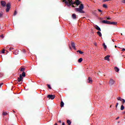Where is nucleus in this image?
I'll return each instance as SVG.
<instances>
[{
  "instance_id": "nucleus-1",
  "label": "nucleus",
  "mask_w": 125,
  "mask_h": 125,
  "mask_svg": "<svg viewBox=\"0 0 125 125\" xmlns=\"http://www.w3.org/2000/svg\"><path fill=\"white\" fill-rule=\"evenodd\" d=\"M81 3L82 2L80 1V0H76V1H72L69 2V4H67L69 5V6H71L73 4H76L77 6L79 5H80L79 6V8H75V11H76V12H79L81 13H84V11L83 10L84 8L83 4H81Z\"/></svg>"
},
{
  "instance_id": "nucleus-2",
  "label": "nucleus",
  "mask_w": 125,
  "mask_h": 125,
  "mask_svg": "<svg viewBox=\"0 0 125 125\" xmlns=\"http://www.w3.org/2000/svg\"><path fill=\"white\" fill-rule=\"evenodd\" d=\"M22 77H18V80L15 81V82L20 83V84H21L22 83V79H23Z\"/></svg>"
},
{
  "instance_id": "nucleus-3",
  "label": "nucleus",
  "mask_w": 125,
  "mask_h": 125,
  "mask_svg": "<svg viewBox=\"0 0 125 125\" xmlns=\"http://www.w3.org/2000/svg\"><path fill=\"white\" fill-rule=\"evenodd\" d=\"M47 98H49V99L54 100L55 99V95H48Z\"/></svg>"
},
{
  "instance_id": "nucleus-4",
  "label": "nucleus",
  "mask_w": 125,
  "mask_h": 125,
  "mask_svg": "<svg viewBox=\"0 0 125 125\" xmlns=\"http://www.w3.org/2000/svg\"><path fill=\"white\" fill-rule=\"evenodd\" d=\"M11 9V4L8 3L7 4V8H6V12H8Z\"/></svg>"
},
{
  "instance_id": "nucleus-5",
  "label": "nucleus",
  "mask_w": 125,
  "mask_h": 125,
  "mask_svg": "<svg viewBox=\"0 0 125 125\" xmlns=\"http://www.w3.org/2000/svg\"><path fill=\"white\" fill-rule=\"evenodd\" d=\"M115 83V81H114L113 79H111L110 80V81L109 82V84L110 85V86H112L113 85H114V83Z\"/></svg>"
},
{
  "instance_id": "nucleus-6",
  "label": "nucleus",
  "mask_w": 125,
  "mask_h": 125,
  "mask_svg": "<svg viewBox=\"0 0 125 125\" xmlns=\"http://www.w3.org/2000/svg\"><path fill=\"white\" fill-rule=\"evenodd\" d=\"M73 1V0H63V2H65L66 4H69V2Z\"/></svg>"
},
{
  "instance_id": "nucleus-7",
  "label": "nucleus",
  "mask_w": 125,
  "mask_h": 125,
  "mask_svg": "<svg viewBox=\"0 0 125 125\" xmlns=\"http://www.w3.org/2000/svg\"><path fill=\"white\" fill-rule=\"evenodd\" d=\"M118 22H115V21H111L108 23H107V24L109 25H116Z\"/></svg>"
},
{
  "instance_id": "nucleus-8",
  "label": "nucleus",
  "mask_w": 125,
  "mask_h": 125,
  "mask_svg": "<svg viewBox=\"0 0 125 125\" xmlns=\"http://www.w3.org/2000/svg\"><path fill=\"white\" fill-rule=\"evenodd\" d=\"M1 5L3 7H5V6L7 7V4L6 5V2L4 1H1Z\"/></svg>"
},
{
  "instance_id": "nucleus-9",
  "label": "nucleus",
  "mask_w": 125,
  "mask_h": 125,
  "mask_svg": "<svg viewBox=\"0 0 125 125\" xmlns=\"http://www.w3.org/2000/svg\"><path fill=\"white\" fill-rule=\"evenodd\" d=\"M101 22H102V23H104V24H108L109 23H110L111 22V21H102Z\"/></svg>"
},
{
  "instance_id": "nucleus-10",
  "label": "nucleus",
  "mask_w": 125,
  "mask_h": 125,
  "mask_svg": "<svg viewBox=\"0 0 125 125\" xmlns=\"http://www.w3.org/2000/svg\"><path fill=\"white\" fill-rule=\"evenodd\" d=\"M87 83H92V79L90 77H88V79H87Z\"/></svg>"
},
{
  "instance_id": "nucleus-11",
  "label": "nucleus",
  "mask_w": 125,
  "mask_h": 125,
  "mask_svg": "<svg viewBox=\"0 0 125 125\" xmlns=\"http://www.w3.org/2000/svg\"><path fill=\"white\" fill-rule=\"evenodd\" d=\"M110 58V55H107L105 57L104 60L107 61H109L110 59H109Z\"/></svg>"
},
{
  "instance_id": "nucleus-12",
  "label": "nucleus",
  "mask_w": 125,
  "mask_h": 125,
  "mask_svg": "<svg viewBox=\"0 0 125 125\" xmlns=\"http://www.w3.org/2000/svg\"><path fill=\"white\" fill-rule=\"evenodd\" d=\"M25 77V72H22L21 74H20V77Z\"/></svg>"
},
{
  "instance_id": "nucleus-13",
  "label": "nucleus",
  "mask_w": 125,
  "mask_h": 125,
  "mask_svg": "<svg viewBox=\"0 0 125 125\" xmlns=\"http://www.w3.org/2000/svg\"><path fill=\"white\" fill-rule=\"evenodd\" d=\"M13 52L15 55L19 54V51L18 50H15Z\"/></svg>"
},
{
  "instance_id": "nucleus-14",
  "label": "nucleus",
  "mask_w": 125,
  "mask_h": 125,
  "mask_svg": "<svg viewBox=\"0 0 125 125\" xmlns=\"http://www.w3.org/2000/svg\"><path fill=\"white\" fill-rule=\"evenodd\" d=\"M114 69L116 72H118L120 71V69L117 67H115Z\"/></svg>"
},
{
  "instance_id": "nucleus-15",
  "label": "nucleus",
  "mask_w": 125,
  "mask_h": 125,
  "mask_svg": "<svg viewBox=\"0 0 125 125\" xmlns=\"http://www.w3.org/2000/svg\"><path fill=\"white\" fill-rule=\"evenodd\" d=\"M72 18H73V19H77V16L75 14H73L72 15Z\"/></svg>"
},
{
  "instance_id": "nucleus-16",
  "label": "nucleus",
  "mask_w": 125,
  "mask_h": 125,
  "mask_svg": "<svg viewBox=\"0 0 125 125\" xmlns=\"http://www.w3.org/2000/svg\"><path fill=\"white\" fill-rule=\"evenodd\" d=\"M95 29H96V30H97L99 31H101V29H100V27H99V26H98V25H96Z\"/></svg>"
},
{
  "instance_id": "nucleus-17",
  "label": "nucleus",
  "mask_w": 125,
  "mask_h": 125,
  "mask_svg": "<svg viewBox=\"0 0 125 125\" xmlns=\"http://www.w3.org/2000/svg\"><path fill=\"white\" fill-rule=\"evenodd\" d=\"M71 45H72V47L73 49H75V48H76V46H75V43H74V42H72V43H71Z\"/></svg>"
},
{
  "instance_id": "nucleus-18",
  "label": "nucleus",
  "mask_w": 125,
  "mask_h": 125,
  "mask_svg": "<svg viewBox=\"0 0 125 125\" xmlns=\"http://www.w3.org/2000/svg\"><path fill=\"white\" fill-rule=\"evenodd\" d=\"M97 35L99 36V37H102V34H101V32L100 31L97 32Z\"/></svg>"
},
{
  "instance_id": "nucleus-19",
  "label": "nucleus",
  "mask_w": 125,
  "mask_h": 125,
  "mask_svg": "<svg viewBox=\"0 0 125 125\" xmlns=\"http://www.w3.org/2000/svg\"><path fill=\"white\" fill-rule=\"evenodd\" d=\"M117 100H118V101L125 100V99H122V98H121L120 97H118V98H117Z\"/></svg>"
},
{
  "instance_id": "nucleus-20",
  "label": "nucleus",
  "mask_w": 125,
  "mask_h": 125,
  "mask_svg": "<svg viewBox=\"0 0 125 125\" xmlns=\"http://www.w3.org/2000/svg\"><path fill=\"white\" fill-rule=\"evenodd\" d=\"M25 70V68H23V67H21L20 68V71L21 72H24V70Z\"/></svg>"
},
{
  "instance_id": "nucleus-21",
  "label": "nucleus",
  "mask_w": 125,
  "mask_h": 125,
  "mask_svg": "<svg viewBox=\"0 0 125 125\" xmlns=\"http://www.w3.org/2000/svg\"><path fill=\"white\" fill-rule=\"evenodd\" d=\"M83 62V58H80V59H79V60L78 61V62H79V63H81Z\"/></svg>"
},
{
  "instance_id": "nucleus-22",
  "label": "nucleus",
  "mask_w": 125,
  "mask_h": 125,
  "mask_svg": "<svg viewBox=\"0 0 125 125\" xmlns=\"http://www.w3.org/2000/svg\"><path fill=\"white\" fill-rule=\"evenodd\" d=\"M67 124H68V125H71V124H72V122L70 120H67Z\"/></svg>"
},
{
  "instance_id": "nucleus-23",
  "label": "nucleus",
  "mask_w": 125,
  "mask_h": 125,
  "mask_svg": "<svg viewBox=\"0 0 125 125\" xmlns=\"http://www.w3.org/2000/svg\"><path fill=\"white\" fill-rule=\"evenodd\" d=\"M61 108H62L64 106V102H63V101L61 102Z\"/></svg>"
},
{
  "instance_id": "nucleus-24",
  "label": "nucleus",
  "mask_w": 125,
  "mask_h": 125,
  "mask_svg": "<svg viewBox=\"0 0 125 125\" xmlns=\"http://www.w3.org/2000/svg\"><path fill=\"white\" fill-rule=\"evenodd\" d=\"M2 115H3V116H7L8 115V113L6 112H3V113H2Z\"/></svg>"
},
{
  "instance_id": "nucleus-25",
  "label": "nucleus",
  "mask_w": 125,
  "mask_h": 125,
  "mask_svg": "<svg viewBox=\"0 0 125 125\" xmlns=\"http://www.w3.org/2000/svg\"><path fill=\"white\" fill-rule=\"evenodd\" d=\"M125 109V107L123 105H121V110H124Z\"/></svg>"
},
{
  "instance_id": "nucleus-26",
  "label": "nucleus",
  "mask_w": 125,
  "mask_h": 125,
  "mask_svg": "<svg viewBox=\"0 0 125 125\" xmlns=\"http://www.w3.org/2000/svg\"><path fill=\"white\" fill-rule=\"evenodd\" d=\"M103 47H104V49H107V46L105 44V43H103Z\"/></svg>"
},
{
  "instance_id": "nucleus-27",
  "label": "nucleus",
  "mask_w": 125,
  "mask_h": 125,
  "mask_svg": "<svg viewBox=\"0 0 125 125\" xmlns=\"http://www.w3.org/2000/svg\"><path fill=\"white\" fill-rule=\"evenodd\" d=\"M78 52H79V53H80V54H83V52L80 51V50H78Z\"/></svg>"
},
{
  "instance_id": "nucleus-28",
  "label": "nucleus",
  "mask_w": 125,
  "mask_h": 125,
  "mask_svg": "<svg viewBox=\"0 0 125 125\" xmlns=\"http://www.w3.org/2000/svg\"><path fill=\"white\" fill-rule=\"evenodd\" d=\"M47 86L48 87V88L51 89V86H50V85L47 84Z\"/></svg>"
},
{
  "instance_id": "nucleus-29",
  "label": "nucleus",
  "mask_w": 125,
  "mask_h": 125,
  "mask_svg": "<svg viewBox=\"0 0 125 125\" xmlns=\"http://www.w3.org/2000/svg\"><path fill=\"white\" fill-rule=\"evenodd\" d=\"M2 16H3V13L1 12H0V18H2Z\"/></svg>"
},
{
  "instance_id": "nucleus-30",
  "label": "nucleus",
  "mask_w": 125,
  "mask_h": 125,
  "mask_svg": "<svg viewBox=\"0 0 125 125\" xmlns=\"http://www.w3.org/2000/svg\"><path fill=\"white\" fill-rule=\"evenodd\" d=\"M119 101L122 102V104H125V100H122V101Z\"/></svg>"
},
{
  "instance_id": "nucleus-31",
  "label": "nucleus",
  "mask_w": 125,
  "mask_h": 125,
  "mask_svg": "<svg viewBox=\"0 0 125 125\" xmlns=\"http://www.w3.org/2000/svg\"><path fill=\"white\" fill-rule=\"evenodd\" d=\"M103 7L106 8H107V5L106 4H103Z\"/></svg>"
},
{
  "instance_id": "nucleus-32",
  "label": "nucleus",
  "mask_w": 125,
  "mask_h": 125,
  "mask_svg": "<svg viewBox=\"0 0 125 125\" xmlns=\"http://www.w3.org/2000/svg\"><path fill=\"white\" fill-rule=\"evenodd\" d=\"M1 53H2V54L5 53V49H3V50H2V52H1Z\"/></svg>"
},
{
  "instance_id": "nucleus-33",
  "label": "nucleus",
  "mask_w": 125,
  "mask_h": 125,
  "mask_svg": "<svg viewBox=\"0 0 125 125\" xmlns=\"http://www.w3.org/2000/svg\"><path fill=\"white\" fill-rule=\"evenodd\" d=\"M17 11H15V12H14V16H15L16 15H17Z\"/></svg>"
},
{
  "instance_id": "nucleus-34",
  "label": "nucleus",
  "mask_w": 125,
  "mask_h": 125,
  "mask_svg": "<svg viewBox=\"0 0 125 125\" xmlns=\"http://www.w3.org/2000/svg\"><path fill=\"white\" fill-rule=\"evenodd\" d=\"M111 0H103V1L104 2H106V1H111Z\"/></svg>"
},
{
  "instance_id": "nucleus-35",
  "label": "nucleus",
  "mask_w": 125,
  "mask_h": 125,
  "mask_svg": "<svg viewBox=\"0 0 125 125\" xmlns=\"http://www.w3.org/2000/svg\"><path fill=\"white\" fill-rule=\"evenodd\" d=\"M9 50H10V51H12V50H14V48H13V47H10V48H9Z\"/></svg>"
},
{
  "instance_id": "nucleus-36",
  "label": "nucleus",
  "mask_w": 125,
  "mask_h": 125,
  "mask_svg": "<svg viewBox=\"0 0 125 125\" xmlns=\"http://www.w3.org/2000/svg\"><path fill=\"white\" fill-rule=\"evenodd\" d=\"M121 2H122L123 3L125 4V0H123L121 1Z\"/></svg>"
},
{
  "instance_id": "nucleus-37",
  "label": "nucleus",
  "mask_w": 125,
  "mask_h": 125,
  "mask_svg": "<svg viewBox=\"0 0 125 125\" xmlns=\"http://www.w3.org/2000/svg\"><path fill=\"white\" fill-rule=\"evenodd\" d=\"M0 38L3 39L4 38V36H3V35H0Z\"/></svg>"
},
{
  "instance_id": "nucleus-38",
  "label": "nucleus",
  "mask_w": 125,
  "mask_h": 125,
  "mask_svg": "<svg viewBox=\"0 0 125 125\" xmlns=\"http://www.w3.org/2000/svg\"><path fill=\"white\" fill-rule=\"evenodd\" d=\"M98 12H100V13H102V10H100V9H98Z\"/></svg>"
},
{
  "instance_id": "nucleus-39",
  "label": "nucleus",
  "mask_w": 125,
  "mask_h": 125,
  "mask_svg": "<svg viewBox=\"0 0 125 125\" xmlns=\"http://www.w3.org/2000/svg\"><path fill=\"white\" fill-rule=\"evenodd\" d=\"M118 105H119V103H117V104H116V108L118 107Z\"/></svg>"
},
{
  "instance_id": "nucleus-40",
  "label": "nucleus",
  "mask_w": 125,
  "mask_h": 125,
  "mask_svg": "<svg viewBox=\"0 0 125 125\" xmlns=\"http://www.w3.org/2000/svg\"><path fill=\"white\" fill-rule=\"evenodd\" d=\"M106 19H107V20H111V18H110V17H108V18H107Z\"/></svg>"
},
{
  "instance_id": "nucleus-41",
  "label": "nucleus",
  "mask_w": 125,
  "mask_h": 125,
  "mask_svg": "<svg viewBox=\"0 0 125 125\" xmlns=\"http://www.w3.org/2000/svg\"><path fill=\"white\" fill-rule=\"evenodd\" d=\"M22 52L23 53H24L25 52V50H24V49L22 50Z\"/></svg>"
},
{
  "instance_id": "nucleus-42",
  "label": "nucleus",
  "mask_w": 125,
  "mask_h": 125,
  "mask_svg": "<svg viewBox=\"0 0 125 125\" xmlns=\"http://www.w3.org/2000/svg\"><path fill=\"white\" fill-rule=\"evenodd\" d=\"M2 73H0V77H1V76H2Z\"/></svg>"
},
{
  "instance_id": "nucleus-43",
  "label": "nucleus",
  "mask_w": 125,
  "mask_h": 125,
  "mask_svg": "<svg viewBox=\"0 0 125 125\" xmlns=\"http://www.w3.org/2000/svg\"><path fill=\"white\" fill-rule=\"evenodd\" d=\"M119 119H120V117H117V118H116V120H119Z\"/></svg>"
},
{
  "instance_id": "nucleus-44",
  "label": "nucleus",
  "mask_w": 125,
  "mask_h": 125,
  "mask_svg": "<svg viewBox=\"0 0 125 125\" xmlns=\"http://www.w3.org/2000/svg\"><path fill=\"white\" fill-rule=\"evenodd\" d=\"M122 51H125V48H123V49L122 50Z\"/></svg>"
},
{
  "instance_id": "nucleus-45",
  "label": "nucleus",
  "mask_w": 125,
  "mask_h": 125,
  "mask_svg": "<svg viewBox=\"0 0 125 125\" xmlns=\"http://www.w3.org/2000/svg\"><path fill=\"white\" fill-rule=\"evenodd\" d=\"M58 123H62V122L61 121V120H60V121H59V122H58Z\"/></svg>"
},
{
  "instance_id": "nucleus-46",
  "label": "nucleus",
  "mask_w": 125,
  "mask_h": 125,
  "mask_svg": "<svg viewBox=\"0 0 125 125\" xmlns=\"http://www.w3.org/2000/svg\"><path fill=\"white\" fill-rule=\"evenodd\" d=\"M2 85H3V83H1V84H0V87H1V86H2Z\"/></svg>"
},
{
  "instance_id": "nucleus-47",
  "label": "nucleus",
  "mask_w": 125,
  "mask_h": 125,
  "mask_svg": "<svg viewBox=\"0 0 125 125\" xmlns=\"http://www.w3.org/2000/svg\"><path fill=\"white\" fill-rule=\"evenodd\" d=\"M62 125H65V123H62Z\"/></svg>"
},
{
  "instance_id": "nucleus-48",
  "label": "nucleus",
  "mask_w": 125,
  "mask_h": 125,
  "mask_svg": "<svg viewBox=\"0 0 125 125\" xmlns=\"http://www.w3.org/2000/svg\"><path fill=\"white\" fill-rule=\"evenodd\" d=\"M72 7L73 8H75V6H74V5H72Z\"/></svg>"
},
{
  "instance_id": "nucleus-49",
  "label": "nucleus",
  "mask_w": 125,
  "mask_h": 125,
  "mask_svg": "<svg viewBox=\"0 0 125 125\" xmlns=\"http://www.w3.org/2000/svg\"><path fill=\"white\" fill-rule=\"evenodd\" d=\"M57 125V123H55V125Z\"/></svg>"
},
{
  "instance_id": "nucleus-50",
  "label": "nucleus",
  "mask_w": 125,
  "mask_h": 125,
  "mask_svg": "<svg viewBox=\"0 0 125 125\" xmlns=\"http://www.w3.org/2000/svg\"><path fill=\"white\" fill-rule=\"evenodd\" d=\"M7 49L9 48V47L8 46H7L6 47Z\"/></svg>"
},
{
  "instance_id": "nucleus-51",
  "label": "nucleus",
  "mask_w": 125,
  "mask_h": 125,
  "mask_svg": "<svg viewBox=\"0 0 125 125\" xmlns=\"http://www.w3.org/2000/svg\"><path fill=\"white\" fill-rule=\"evenodd\" d=\"M94 45H95V46H96V43H95L94 44Z\"/></svg>"
},
{
  "instance_id": "nucleus-52",
  "label": "nucleus",
  "mask_w": 125,
  "mask_h": 125,
  "mask_svg": "<svg viewBox=\"0 0 125 125\" xmlns=\"http://www.w3.org/2000/svg\"><path fill=\"white\" fill-rule=\"evenodd\" d=\"M115 48H117V46H115Z\"/></svg>"
},
{
  "instance_id": "nucleus-53",
  "label": "nucleus",
  "mask_w": 125,
  "mask_h": 125,
  "mask_svg": "<svg viewBox=\"0 0 125 125\" xmlns=\"http://www.w3.org/2000/svg\"><path fill=\"white\" fill-rule=\"evenodd\" d=\"M121 35H123V34H121Z\"/></svg>"
},
{
  "instance_id": "nucleus-54",
  "label": "nucleus",
  "mask_w": 125,
  "mask_h": 125,
  "mask_svg": "<svg viewBox=\"0 0 125 125\" xmlns=\"http://www.w3.org/2000/svg\"><path fill=\"white\" fill-rule=\"evenodd\" d=\"M118 124L120 123V122H118Z\"/></svg>"
}]
</instances>
